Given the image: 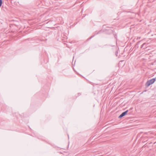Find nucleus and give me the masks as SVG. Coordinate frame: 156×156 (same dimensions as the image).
I'll return each instance as SVG.
<instances>
[{"mask_svg": "<svg viewBox=\"0 0 156 156\" xmlns=\"http://www.w3.org/2000/svg\"><path fill=\"white\" fill-rule=\"evenodd\" d=\"M155 81V79L154 78L152 79L149 80L148 81L146 84V86L147 87L149 86L151 84H152Z\"/></svg>", "mask_w": 156, "mask_h": 156, "instance_id": "1", "label": "nucleus"}, {"mask_svg": "<svg viewBox=\"0 0 156 156\" xmlns=\"http://www.w3.org/2000/svg\"><path fill=\"white\" fill-rule=\"evenodd\" d=\"M128 112V110H127L126 111H125V112L122 113L120 115V116H119V118H122V117L124 116H125L126 114H127V112Z\"/></svg>", "mask_w": 156, "mask_h": 156, "instance_id": "2", "label": "nucleus"}, {"mask_svg": "<svg viewBox=\"0 0 156 156\" xmlns=\"http://www.w3.org/2000/svg\"><path fill=\"white\" fill-rule=\"evenodd\" d=\"M146 44V43H144L141 46V48H143L144 46Z\"/></svg>", "mask_w": 156, "mask_h": 156, "instance_id": "3", "label": "nucleus"}, {"mask_svg": "<svg viewBox=\"0 0 156 156\" xmlns=\"http://www.w3.org/2000/svg\"><path fill=\"white\" fill-rule=\"evenodd\" d=\"M2 0H0V7L2 5Z\"/></svg>", "mask_w": 156, "mask_h": 156, "instance_id": "4", "label": "nucleus"}]
</instances>
